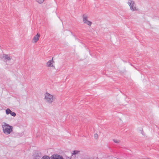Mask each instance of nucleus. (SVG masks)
I'll return each mask as SVG.
<instances>
[{
    "label": "nucleus",
    "mask_w": 159,
    "mask_h": 159,
    "mask_svg": "<svg viewBox=\"0 0 159 159\" xmlns=\"http://www.w3.org/2000/svg\"><path fill=\"white\" fill-rule=\"evenodd\" d=\"M2 127L3 133L6 135L10 134L13 131V127L5 122L2 123Z\"/></svg>",
    "instance_id": "obj_1"
},
{
    "label": "nucleus",
    "mask_w": 159,
    "mask_h": 159,
    "mask_svg": "<svg viewBox=\"0 0 159 159\" xmlns=\"http://www.w3.org/2000/svg\"><path fill=\"white\" fill-rule=\"evenodd\" d=\"M44 98L45 102L48 104H51L54 101V95H51L49 93L46 92L44 94Z\"/></svg>",
    "instance_id": "obj_2"
},
{
    "label": "nucleus",
    "mask_w": 159,
    "mask_h": 159,
    "mask_svg": "<svg viewBox=\"0 0 159 159\" xmlns=\"http://www.w3.org/2000/svg\"><path fill=\"white\" fill-rule=\"evenodd\" d=\"M127 3L129 6L130 10L132 11H139V8L137 6L135 2L133 0H129Z\"/></svg>",
    "instance_id": "obj_3"
},
{
    "label": "nucleus",
    "mask_w": 159,
    "mask_h": 159,
    "mask_svg": "<svg viewBox=\"0 0 159 159\" xmlns=\"http://www.w3.org/2000/svg\"><path fill=\"white\" fill-rule=\"evenodd\" d=\"M83 21L85 24H87L89 26L92 24V22L88 20V16L86 15H83Z\"/></svg>",
    "instance_id": "obj_4"
},
{
    "label": "nucleus",
    "mask_w": 159,
    "mask_h": 159,
    "mask_svg": "<svg viewBox=\"0 0 159 159\" xmlns=\"http://www.w3.org/2000/svg\"><path fill=\"white\" fill-rule=\"evenodd\" d=\"M40 36V35L37 34L35 35L33 38L32 42L33 43H35L39 40V38Z\"/></svg>",
    "instance_id": "obj_5"
},
{
    "label": "nucleus",
    "mask_w": 159,
    "mask_h": 159,
    "mask_svg": "<svg viewBox=\"0 0 159 159\" xmlns=\"http://www.w3.org/2000/svg\"><path fill=\"white\" fill-rule=\"evenodd\" d=\"M6 112L7 115H8L9 114H10L11 116L14 117H15L16 116V113L11 111V110L9 108L6 110Z\"/></svg>",
    "instance_id": "obj_6"
},
{
    "label": "nucleus",
    "mask_w": 159,
    "mask_h": 159,
    "mask_svg": "<svg viewBox=\"0 0 159 159\" xmlns=\"http://www.w3.org/2000/svg\"><path fill=\"white\" fill-rule=\"evenodd\" d=\"M3 57L4 58V60L5 61H10L12 58L9 55L6 54L3 55Z\"/></svg>",
    "instance_id": "obj_7"
},
{
    "label": "nucleus",
    "mask_w": 159,
    "mask_h": 159,
    "mask_svg": "<svg viewBox=\"0 0 159 159\" xmlns=\"http://www.w3.org/2000/svg\"><path fill=\"white\" fill-rule=\"evenodd\" d=\"M51 159H64L62 156L55 155H53L50 158Z\"/></svg>",
    "instance_id": "obj_8"
},
{
    "label": "nucleus",
    "mask_w": 159,
    "mask_h": 159,
    "mask_svg": "<svg viewBox=\"0 0 159 159\" xmlns=\"http://www.w3.org/2000/svg\"><path fill=\"white\" fill-rule=\"evenodd\" d=\"M53 62V57L52 59L49 61L47 63V66L48 67H53L52 63Z\"/></svg>",
    "instance_id": "obj_9"
},
{
    "label": "nucleus",
    "mask_w": 159,
    "mask_h": 159,
    "mask_svg": "<svg viewBox=\"0 0 159 159\" xmlns=\"http://www.w3.org/2000/svg\"><path fill=\"white\" fill-rule=\"evenodd\" d=\"M40 154L38 153L34 157V159H40Z\"/></svg>",
    "instance_id": "obj_10"
},
{
    "label": "nucleus",
    "mask_w": 159,
    "mask_h": 159,
    "mask_svg": "<svg viewBox=\"0 0 159 159\" xmlns=\"http://www.w3.org/2000/svg\"><path fill=\"white\" fill-rule=\"evenodd\" d=\"M80 152V151L77 150H74L71 154V156H73L74 155H76Z\"/></svg>",
    "instance_id": "obj_11"
},
{
    "label": "nucleus",
    "mask_w": 159,
    "mask_h": 159,
    "mask_svg": "<svg viewBox=\"0 0 159 159\" xmlns=\"http://www.w3.org/2000/svg\"><path fill=\"white\" fill-rule=\"evenodd\" d=\"M41 159H50L49 156H46L43 157Z\"/></svg>",
    "instance_id": "obj_12"
},
{
    "label": "nucleus",
    "mask_w": 159,
    "mask_h": 159,
    "mask_svg": "<svg viewBox=\"0 0 159 159\" xmlns=\"http://www.w3.org/2000/svg\"><path fill=\"white\" fill-rule=\"evenodd\" d=\"M36 2H37L39 4H41L43 3L44 2V0H36Z\"/></svg>",
    "instance_id": "obj_13"
},
{
    "label": "nucleus",
    "mask_w": 159,
    "mask_h": 159,
    "mask_svg": "<svg viewBox=\"0 0 159 159\" xmlns=\"http://www.w3.org/2000/svg\"><path fill=\"white\" fill-rule=\"evenodd\" d=\"M113 141L116 143H119L120 142V140L118 139H113Z\"/></svg>",
    "instance_id": "obj_14"
},
{
    "label": "nucleus",
    "mask_w": 159,
    "mask_h": 159,
    "mask_svg": "<svg viewBox=\"0 0 159 159\" xmlns=\"http://www.w3.org/2000/svg\"><path fill=\"white\" fill-rule=\"evenodd\" d=\"M94 137L95 139H97L98 138V135L97 134H94Z\"/></svg>",
    "instance_id": "obj_15"
},
{
    "label": "nucleus",
    "mask_w": 159,
    "mask_h": 159,
    "mask_svg": "<svg viewBox=\"0 0 159 159\" xmlns=\"http://www.w3.org/2000/svg\"><path fill=\"white\" fill-rule=\"evenodd\" d=\"M140 131L141 132V133L142 135H144V132L143 131V129H142L141 130H140Z\"/></svg>",
    "instance_id": "obj_16"
},
{
    "label": "nucleus",
    "mask_w": 159,
    "mask_h": 159,
    "mask_svg": "<svg viewBox=\"0 0 159 159\" xmlns=\"http://www.w3.org/2000/svg\"><path fill=\"white\" fill-rule=\"evenodd\" d=\"M69 159H71L70 158Z\"/></svg>",
    "instance_id": "obj_17"
}]
</instances>
